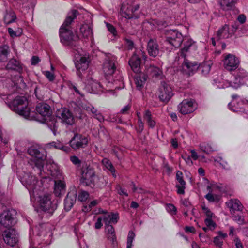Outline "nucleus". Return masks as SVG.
Instances as JSON below:
<instances>
[{"mask_svg": "<svg viewBox=\"0 0 248 248\" xmlns=\"http://www.w3.org/2000/svg\"><path fill=\"white\" fill-rule=\"evenodd\" d=\"M47 146L48 148L60 149L66 153H68L70 151V149L68 147L64 146L63 144L59 141L50 142L47 144Z\"/></svg>", "mask_w": 248, "mask_h": 248, "instance_id": "34", "label": "nucleus"}, {"mask_svg": "<svg viewBox=\"0 0 248 248\" xmlns=\"http://www.w3.org/2000/svg\"><path fill=\"white\" fill-rule=\"evenodd\" d=\"M239 60L235 55L231 54L224 55L223 65L226 69L229 71L235 70L239 64Z\"/></svg>", "mask_w": 248, "mask_h": 248, "instance_id": "15", "label": "nucleus"}, {"mask_svg": "<svg viewBox=\"0 0 248 248\" xmlns=\"http://www.w3.org/2000/svg\"><path fill=\"white\" fill-rule=\"evenodd\" d=\"M146 80V78L145 76L143 75L142 77L140 76L139 78L137 77L136 80V84L137 88L140 90L143 86Z\"/></svg>", "mask_w": 248, "mask_h": 248, "instance_id": "44", "label": "nucleus"}, {"mask_svg": "<svg viewBox=\"0 0 248 248\" xmlns=\"http://www.w3.org/2000/svg\"><path fill=\"white\" fill-rule=\"evenodd\" d=\"M36 111L42 116L44 117V120L47 121L49 119L51 115L50 106L46 103H39L36 107Z\"/></svg>", "mask_w": 248, "mask_h": 248, "instance_id": "22", "label": "nucleus"}, {"mask_svg": "<svg viewBox=\"0 0 248 248\" xmlns=\"http://www.w3.org/2000/svg\"><path fill=\"white\" fill-rule=\"evenodd\" d=\"M183 68L188 75H190L197 70L199 66L195 62H191L185 59L183 64Z\"/></svg>", "mask_w": 248, "mask_h": 248, "instance_id": "26", "label": "nucleus"}, {"mask_svg": "<svg viewBox=\"0 0 248 248\" xmlns=\"http://www.w3.org/2000/svg\"><path fill=\"white\" fill-rule=\"evenodd\" d=\"M85 82L87 89L91 93H98L103 91L101 84L96 80L94 79L92 76L87 77V79L85 80Z\"/></svg>", "mask_w": 248, "mask_h": 248, "instance_id": "21", "label": "nucleus"}, {"mask_svg": "<svg viewBox=\"0 0 248 248\" xmlns=\"http://www.w3.org/2000/svg\"><path fill=\"white\" fill-rule=\"evenodd\" d=\"M57 117L61 120V122L66 124L71 125L74 123V118L70 110L66 108H62L58 110L56 114Z\"/></svg>", "mask_w": 248, "mask_h": 248, "instance_id": "16", "label": "nucleus"}, {"mask_svg": "<svg viewBox=\"0 0 248 248\" xmlns=\"http://www.w3.org/2000/svg\"><path fill=\"white\" fill-rule=\"evenodd\" d=\"M106 26L108 30L114 36L117 35V31L116 28L111 24L106 23Z\"/></svg>", "mask_w": 248, "mask_h": 248, "instance_id": "56", "label": "nucleus"}, {"mask_svg": "<svg viewBox=\"0 0 248 248\" xmlns=\"http://www.w3.org/2000/svg\"><path fill=\"white\" fill-rule=\"evenodd\" d=\"M89 139L82 134L75 133L69 141L70 147L74 150L85 148L88 145Z\"/></svg>", "mask_w": 248, "mask_h": 248, "instance_id": "7", "label": "nucleus"}, {"mask_svg": "<svg viewBox=\"0 0 248 248\" xmlns=\"http://www.w3.org/2000/svg\"><path fill=\"white\" fill-rule=\"evenodd\" d=\"M226 204L229 208L231 213L234 211H241L243 208V205L238 199H232L226 202Z\"/></svg>", "mask_w": 248, "mask_h": 248, "instance_id": "27", "label": "nucleus"}, {"mask_svg": "<svg viewBox=\"0 0 248 248\" xmlns=\"http://www.w3.org/2000/svg\"><path fill=\"white\" fill-rule=\"evenodd\" d=\"M78 13L76 10H72L71 13H69L59 30L61 42L65 46L73 47L74 49H76L75 47H78L77 41L78 40V37L74 35L70 29L69 25L76 18Z\"/></svg>", "mask_w": 248, "mask_h": 248, "instance_id": "2", "label": "nucleus"}, {"mask_svg": "<svg viewBox=\"0 0 248 248\" xmlns=\"http://www.w3.org/2000/svg\"><path fill=\"white\" fill-rule=\"evenodd\" d=\"M204 222L206 226H207L210 230H214L216 227L217 225L212 220V218H206L204 220Z\"/></svg>", "mask_w": 248, "mask_h": 248, "instance_id": "47", "label": "nucleus"}, {"mask_svg": "<svg viewBox=\"0 0 248 248\" xmlns=\"http://www.w3.org/2000/svg\"><path fill=\"white\" fill-rule=\"evenodd\" d=\"M184 47L181 50V56L185 58L186 53L190 51L191 49L195 50L196 48L195 42L188 37H185L183 39Z\"/></svg>", "mask_w": 248, "mask_h": 248, "instance_id": "23", "label": "nucleus"}, {"mask_svg": "<svg viewBox=\"0 0 248 248\" xmlns=\"http://www.w3.org/2000/svg\"><path fill=\"white\" fill-rule=\"evenodd\" d=\"M43 74L48 79L49 81H53L55 78V76L53 73L49 71H44L42 72Z\"/></svg>", "mask_w": 248, "mask_h": 248, "instance_id": "50", "label": "nucleus"}, {"mask_svg": "<svg viewBox=\"0 0 248 248\" xmlns=\"http://www.w3.org/2000/svg\"><path fill=\"white\" fill-rule=\"evenodd\" d=\"M94 175V171L92 168H87L82 170V178L84 180L91 182Z\"/></svg>", "mask_w": 248, "mask_h": 248, "instance_id": "37", "label": "nucleus"}, {"mask_svg": "<svg viewBox=\"0 0 248 248\" xmlns=\"http://www.w3.org/2000/svg\"><path fill=\"white\" fill-rule=\"evenodd\" d=\"M196 109L194 101L191 99H185L178 106L179 111L182 114L193 112Z\"/></svg>", "mask_w": 248, "mask_h": 248, "instance_id": "20", "label": "nucleus"}, {"mask_svg": "<svg viewBox=\"0 0 248 248\" xmlns=\"http://www.w3.org/2000/svg\"><path fill=\"white\" fill-rule=\"evenodd\" d=\"M183 37L181 32L176 30L169 31V36L166 38V42L174 47H179L183 42Z\"/></svg>", "mask_w": 248, "mask_h": 248, "instance_id": "13", "label": "nucleus"}, {"mask_svg": "<svg viewBox=\"0 0 248 248\" xmlns=\"http://www.w3.org/2000/svg\"><path fill=\"white\" fill-rule=\"evenodd\" d=\"M7 70H15L19 71L22 70V66L20 62L16 59H11L6 66Z\"/></svg>", "mask_w": 248, "mask_h": 248, "instance_id": "29", "label": "nucleus"}, {"mask_svg": "<svg viewBox=\"0 0 248 248\" xmlns=\"http://www.w3.org/2000/svg\"><path fill=\"white\" fill-rule=\"evenodd\" d=\"M209 191V193L205 196V198L210 202H217L219 201L220 197L217 194H213L211 190V186H208L207 187Z\"/></svg>", "mask_w": 248, "mask_h": 248, "instance_id": "38", "label": "nucleus"}, {"mask_svg": "<svg viewBox=\"0 0 248 248\" xmlns=\"http://www.w3.org/2000/svg\"><path fill=\"white\" fill-rule=\"evenodd\" d=\"M47 168L50 174L55 179L54 192L56 196H59L65 190V187L62 172L56 164L47 165Z\"/></svg>", "mask_w": 248, "mask_h": 248, "instance_id": "5", "label": "nucleus"}, {"mask_svg": "<svg viewBox=\"0 0 248 248\" xmlns=\"http://www.w3.org/2000/svg\"><path fill=\"white\" fill-rule=\"evenodd\" d=\"M93 116L97 119L99 122H101L104 120V118L102 114L98 111L96 109V112L94 113H93Z\"/></svg>", "mask_w": 248, "mask_h": 248, "instance_id": "58", "label": "nucleus"}, {"mask_svg": "<svg viewBox=\"0 0 248 248\" xmlns=\"http://www.w3.org/2000/svg\"><path fill=\"white\" fill-rule=\"evenodd\" d=\"M233 220L236 221L239 224H242L244 223V219L240 215H235L233 216Z\"/></svg>", "mask_w": 248, "mask_h": 248, "instance_id": "59", "label": "nucleus"}, {"mask_svg": "<svg viewBox=\"0 0 248 248\" xmlns=\"http://www.w3.org/2000/svg\"><path fill=\"white\" fill-rule=\"evenodd\" d=\"M10 52V50L8 46L6 45L0 46V61H6Z\"/></svg>", "mask_w": 248, "mask_h": 248, "instance_id": "36", "label": "nucleus"}, {"mask_svg": "<svg viewBox=\"0 0 248 248\" xmlns=\"http://www.w3.org/2000/svg\"><path fill=\"white\" fill-rule=\"evenodd\" d=\"M248 80V74L243 69H238L234 76V79L229 83V86L237 89Z\"/></svg>", "mask_w": 248, "mask_h": 248, "instance_id": "12", "label": "nucleus"}, {"mask_svg": "<svg viewBox=\"0 0 248 248\" xmlns=\"http://www.w3.org/2000/svg\"><path fill=\"white\" fill-rule=\"evenodd\" d=\"M101 162L104 167L111 173L114 178H116L117 177L116 170L111 162L107 158H104L102 160Z\"/></svg>", "mask_w": 248, "mask_h": 248, "instance_id": "33", "label": "nucleus"}, {"mask_svg": "<svg viewBox=\"0 0 248 248\" xmlns=\"http://www.w3.org/2000/svg\"><path fill=\"white\" fill-rule=\"evenodd\" d=\"M71 161L75 165L79 166L81 164V160L76 156H72L70 157Z\"/></svg>", "mask_w": 248, "mask_h": 248, "instance_id": "57", "label": "nucleus"}, {"mask_svg": "<svg viewBox=\"0 0 248 248\" xmlns=\"http://www.w3.org/2000/svg\"><path fill=\"white\" fill-rule=\"evenodd\" d=\"M69 88L70 89L73 90L77 94H79L81 96H83V95L81 93L80 91L78 89V88L75 85L73 84H70L69 85Z\"/></svg>", "mask_w": 248, "mask_h": 248, "instance_id": "62", "label": "nucleus"}, {"mask_svg": "<svg viewBox=\"0 0 248 248\" xmlns=\"http://www.w3.org/2000/svg\"><path fill=\"white\" fill-rule=\"evenodd\" d=\"M143 118L144 120L146 122L148 125L151 128L155 127L156 122L151 112L149 110L145 111L143 114Z\"/></svg>", "mask_w": 248, "mask_h": 248, "instance_id": "32", "label": "nucleus"}, {"mask_svg": "<svg viewBox=\"0 0 248 248\" xmlns=\"http://www.w3.org/2000/svg\"><path fill=\"white\" fill-rule=\"evenodd\" d=\"M5 103L12 111L26 119L29 118L30 109L28 107V100L25 96H18L12 101Z\"/></svg>", "mask_w": 248, "mask_h": 248, "instance_id": "4", "label": "nucleus"}, {"mask_svg": "<svg viewBox=\"0 0 248 248\" xmlns=\"http://www.w3.org/2000/svg\"><path fill=\"white\" fill-rule=\"evenodd\" d=\"M182 158L185 161L186 163L189 165L191 166L193 165V162L191 160V158L190 156L188 155H182Z\"/></svg>", "mask_w": 248, "mask_h": 248, "instance_id": "61", "label": "nucleus"}, {"mask_svg": "<svg viewBox=\"0 0 248 248\" xmlns=\"http://www.w3.org/2000/svg\"><path fill=\"white\" fill-rule=\"evenodd\" d=\"M74 62L77 70V74L82 80L84 77L85 71L88 68L90 62L89 56L88 54L83 53L82 50L77 47L74 49Z\"/></svg>", "mask_w": 248, "mask_h": 248, "instance_id": "3", "label": "nucleus"}, {"mask_svg": "<svg viewBox=\"0 0 248 248\" xmlns=\"http://www.w3.org/2000/svg\"><path fill=\"white\" fill-rule=\"evenodd\" d=\"M2 236L7 245L13 247L18 242V233L14 228H9L3 231Z\"/></svg>", "mask_w": 248, "mask_h": 248, "instance_id": "14", "label": "nucleus"}, {"mask_svg": "<svg viewBox=\"0 0 248 248\" xmlns=\"http://www.w3.org/2000/svg\"><path fill=\"white\" fill-rule=\"evenodd\" d=\"M131 184L132 185V190L133 192H137L140 194H144L146 193V191L142 188L136 187L133 182H132Z\"/></svg>", "mask_w": 248, "mask_h": 248, "instance_id": "55", "label": "nucleus"}, {"mask_svg": "<svg viewBox=\"0 0 248 248\" xmlns=\"http://www.w3.org/2000/svg\"><path fill=\"white\" fill-rule=\"evenodd\" d=\"M89 195L87 192L82 191L78 195V199L81 202L86 201L89 198Z\"/></svg>", "mask_w": 248, "mask_h": 248, "instance_id": "53", "label": "nucleus"}, {"mask_svg": "<svg viewBox=\"0 0 248 248\" xmlns=\"http://www.w3.org/2000/svg\"><path fill=\"white\" fill-rule=\"evenodd\" d=\"M215 161L219 163L223 169L226 170H230L231 169V167L228 163L226 161L223 160L221 157H218L215 160Z\"/></svg>", "mask_w": 248, "mask_h": 248, "instance_id": "45", "label": "nucleus"}, {"mask_svg": "<svg viewBox=\"0 0 248 248\" xmlns=\"http://www.w3.org/2000/svg\"><path fill=\"white\" fill-rule=\"evenodd\" d=\"M237 0H218L221 8L223 11L231 10L236 3Z\"/></svg>", "mask_w": 248, "mask_h": 248, "instance_id": "30", "label": "nucleus"}, {"mask_svg": "<svg viewBox=\"0 0 248 248\" xmlns=\"http://www.w3.org/2000/svg\"><path fill=\"white\" fill-rule=\"evenodd\" d=\"M202 210L204 213L207 216V218H213L215 217L214 214L211 212V211L207 207L205 206H202Z\"/></svg>", "mask_w": 248, "mask_h": 248, "instance_id": "54", "label": "nucleus"}, {"mask_svg": "<svg viewBox=\"0 0 248 248\" xmlns=\"http://www.w3.org/2000/svg\"><path fill=\"white\" fill-rule=\"evenodd\" d=\"M83 109L86 110L87 111L91 113L92 114L96 112V109L91 104H85L82 106Z\"/></svg>", "mask_w": 248, "mask_h": 248, "instance_id": "51", "label": "nucleus"}, {"mask_svg": "<svg viewBox=\"0 0 248 248\" xmlns=\"http://www.w3.org/2000/svg\"><path fill=\"white\" fill-rule=\"evenodd\" d=\"M146 73L147 76L153 78L161 79L163 77L162 70L158 67L150 65L146 68Z\"/></svg>", "mask_w": 248, "mask_h": 248, "instance_id": "25", "label": "nucleus"}, {"mask_svg": "<svg viewBox=\"0 0 248 248\" xmlns=\"http://www.w3.org/2000/svg\"><path fill=\"white\" fill-rule=\"evenodd\" d=\"M16 16L12 9L6 10L4 15L3 21L8 25L16 21Z\"/></svg>", "mask_w": 248, "mask_h": 248, "instance_id": "28", "label": "nucleus"}, {"mask_svg": "<svg viewBox=\"0 0 248 248\" xmlns=\"http://www.w3.org/2000/svg\"><path fill=\"white\" fill-rule=\"evenodd\" d=\"M167 211L171 215H175L177 213L176 207L172 204H167L166 205Z\"/></svg>", "mask_w": 248, "mask_h": 248, "instance_id": "49", "label": "nucleus"}, {"mask_svg": "<svg viewBox=\"0 0 248 248\" xmlns=\"http://www.w3.org/2000/svg\"><path fill=\"white\" fill-rule=\"evenodd\" d=\"M159 100L167 103L173 95L171 87L165 82H161L158 90Z\"/></svg>", "mask_w": 248, "mask_h": 248, "instance_id": "11", "label": "nucleus"}, {"mask_svg": "<svg viewBox=\"0 0 248 248\" xmlns=\"http://www.w3.org/2000/svg\"><path fill=\"white\" fill-rule=\"evenodd\" d=\"M135 233L132 231L128 232L127 238V246L126 248H131L132 246V242L135 238Z\"/></svg>", "mask_w": 248, "mask_h": 248, "instance_id": "46", "label": "nucleus"}, {"mask_svg": "<svg viewBox=\"0 0 248 248\" xmlns=\"http://www.w3.org/2000/svg\"><path fill=\"white\" fill-rule=\"evenodd\" d=\"M237 30V26L235 25L225 24L218 29L216 37L217 40L231 38L234 35Z\"/></svg>", "mask_w": 248, "mask_h": 248, "instance_id": "9", "label": "nucleus"}, {"mask_svg": "<svg viewBox=\"0 0 248 248\" xmlns=\"http://www.w3.org/2000/svg\"><path fill=\"white\" fill-rule=\"evenodd\" d=\"M140 5L136 4L130 8V10L128 11V13L125 12L124 13L123 16L126 18L130 19L133 17V13L140 9Z\"/></svg>", "mask_w": 248, "mask_h": 248, "instance_id": "42", "label": "nucleus"}, {"mask_svg": "<svg viewBox=\"0 0 248 248\" xmlns=\"http://www.w3.org/2000/svg\"><path fill=\"white\" fill-rule=\"evenodd\" d=\"M117 58L112 55L106 56L103 64V70L107 76L112 75L117 69Z\"/></svg>", "mask_w": 248, "mask_h": 248, "instance_id": "10", "label": "nucleus"}, {"mask_svg": "<svg viewBox=\"0 0 248 248\" xmlns=\"http://www.w3.org/2000/svg\"><path fill=\"white\" fill-rule=\"evenodd\" d=\"M98 213L102 215L105 225L115 224L119 219V214L117 213L108 212L107 210L99 209Z\"/></svg>", "mask_w": 248, "mask_h": 248, "instance_id": "18", "label": "nucleus"}, {"mask_svg": "<svg viewBox=\"0 0 248 248\" xmlns=\"http://www.w3.org/2000/svg\"><path fill=\"white\" fill-rule=\"evenodd\" d=\"M110 81H109V82H110ZM112 83L115 86V89H120L123 88L124 83L123 82V77L121 74H119L118 77H117V79H113V81H111Z\"/></svg>", "mask_w": 248, "mask_h": 248, "instance_id": "41", "label": "nucleus"}, {"mask_svg": "<svg viewBox=\"0 0 248 248\" xmlns=\"http://www.w3.org/2000/svg\"><path fill=\"white\" fill-rule=\"evenodd\" d=\"M234 242L236 248H243V246L239 238L236 237L234 239Z\"/></svg>", "mask_w": 248, "mask_h": 248, "instance_id": "64", "label": "nucleus"}, {"mask_svg": "<svg viewBox=\"0 0 248 248\" xmlns=\"http://www.w3.org/2000/svg\"><path fill=\"white\" fill-rule=\"evenodd\" d=\"M80 31L84 38L92 39L93 37V31L91 26L84 24L80 27Z\"/></svg>", "mask_w": 248, "mask_h": 248, "instance_id": "35", "label": "nucleus"}, {"mask_svg": "<svg viewBox=\"0 0 248 248\" xmlns=\"http://www.w3.org/2000/svg\"><path fill=\"white\" fill-rule=\"evenodd\" d=\"M18 175L22 184L29 191L31 202L37 201L41 210L49 213H53L57 209V201L52 199L51 194L40 195L42 190L41 183L30 173H25L23 175L19 173Z\"/></svg>", "mask_w": 248, "mask_h": 248, "instance_id": "1", "label": "nucleus"}, {"mask_svg": "<svg viewBox=\"0 0 248 248\" xmlns=\"http://www.w3.org/2000/svg\"><path fill=\"white\" fill-rule=\"evenodd\" d=\"M7 31H8V32L10 36L13 38L15 37L18 36L21 34V32H20L19 34H17L16 33V32L15 31H14L13 30V29H12L11 28H8L7 29Z\"/></svg>", "mask_w": 248, "mask_h": 248, "instance_id": "63", "label": "nucleus"}, {"mask_svg": "<svg viewBox=\"0 0 248 248\" xmlns=\"http://www.w3.org/2000/svg\"><path fill=\"white\" fill-rule=\"evenodd\" d=\"M145 60L146 55L144 51L142 50H137L129 60V65L132 71L136 73L141 71V59Z\"/></svg>", "mask_w": 248, "mask_h": 248, "instance_id": "8", "label": "nucleus"}, {"mask_svg": "<svg viewBox=\"0 0 248 248\" xmlns=\"http://www.w3.org/2000/svg\"><path fill=\"white\" fill-rule=\"evenodd\" d=\"M176 178L179 182V184L181 185H186V182L183 179V174L180 170L177 171Z\"/></svg>", "mask_w": 248, "mask_h": 248, "instance_id": "52", "label": "nucleus"}, {"mask_svg": "<svg viewBox=\"0 0 248 248\" xmlns=\"http://www.w3.org/2000/svg\"><path fill=\"white\" fill-rule=\"evenodd\" d=\"M28 152L32 157L34 167L37 169L39 175L43 178H46V176L42 174L44 160L46 158V155L34 147L29 149Z\"/></svg>", "mask_w": 248, "mask_h": 248, "instance_id": "6", "label": "nucleus"}, {"mask_svg": "<svg viewBox=\"0 0 248 248\" xmlns=\"http://www.w3.org/2000/svg\"><path fill=\"white\" fill-rule=\"evenodd\" d=\"M213 62L211 61L204 62L201 66H199L200 69H201L203 74L206 75L208 74L211 70Z\"/></svg>", "mask_w": 248, "mask_h": 248, "instance_id": "39", "label": "nucleus"}, {"mask_svg": "<svg viewBox=\"0 0 248 248\" xmlns=\"http://www.w3.org/2000/svg\"><path fill=\"white\" fill-rule=\"evenodd\" d=\"M15 211L14 210H6L4 211L0 216V223L1 225L5 227H10L15 222L14 214Z\"/></svg>", "mask_w": 248, "mask_h": 248, "instance_id": "17", "label": "nucleus"}, {"mask_svg": "<svg viewBox=\"0 0 248 248\" xmlns=\"http://www.w3.org/2000/svg\"><path fill=\"white\" fill-rule=\"evenodd\" d=\"M226 236V233H224L221 232H219L218 235L214 238V243L216 246L219 248H221L222 245L223 240Z\"/></svg>", "mask_w": 248, "mask_h": 248, "instance_id": "40", "label": "nucleus"}, {"mask_svg": "<svg viewBox=\"0 0 248 248\" xmlns=\"http://www.w3.org/2000/svg\"><path fill=\"white\" fill-rule=\"evenodd\" d=\"M102 221L104 222V219L103 216L101 214L96 219V221L94 224V228L96 229H100L103 226Z\"/></svg>", "mask_w": 248, "mask_h": 248, "instance_id": "48", "label": "nucleus"}, {"mask_svg": "<svg viewBox=\"0 0 248 248\" xmlns=\"http://www.w3.org/2000/svg\"><path fill=\"white\" fill-rule=\"evenodd\" d=\"M200 148L202 151L207 154H210L215 150L211 145L207 143L201 144Z\"/></svg>", "mask_w": 248, "mask_h": 248, "instance_id": "43", "label": "nucleus"}, {"mask_svg": "<svg viewBox=\"0 0 248 248\" xmlns=\"http://www.w3.org/2000/svg\"><path fill=\"white\" fill-rule=\"evenodd\" d=\"M77 196V191L76 188L74 186L70 187L64 200V206L65 211H69L71 209L76 202Z\"/></svg>", "mask_w": 248, "mask_h": 248, "instance_id": "19", "label": "nucleus"}, {"mask_svg": "<svg viewBox=\"0 0 248 248\" xmlns=\"http://www.w3.org/2000/svg\"><path fill=\"white\" fill-rule=\"evenodd\" d=\"M186 185H181L180 184L176 185L177 188V193L179 194H184L185 193V189L186 188Z\"/></svg>", "mask_w": 248, "mask_h": 248, "instance_id": "60", "label": "nucleus"}, {"mask_svg": "<svg viewBox=\"0 0 248 248\" xmlns=\"http://www.w3.org/2000/svg\"><path fill=\"white\" fill-rule=\"evenodd\" d=\"M147 49L151 56L156 57L159 52L158 45L155 40L150 39L148 42Z\"/></svg>", "mask_w": 248, "mask_h": 248, "instance_id": "24", "label": "nucleus"}, {"mask_svg": "<svg viewBox=\"0 0 248 248\" xmlns=\"http://www.w3.org/2000/svg\"><path fill=\"white\" fill-rule=\"evenodd\" d=\"M105 231L108 239L113 243L116 241V236L114 227L112 225H105Z\"/></svg>", "mask_w": 248, "mask_h": 248, "instance_id": "31", "label": "nucleus"}]
</instances>
